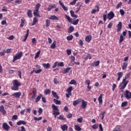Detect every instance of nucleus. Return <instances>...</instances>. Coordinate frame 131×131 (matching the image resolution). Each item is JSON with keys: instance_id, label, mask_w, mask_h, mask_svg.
I'll use <instances>...</instances> for the list:
<instances>
[{"instance_id": "1", "label": "nucleus", "mask_w": 131, "mask_h": 131, "mask_svg": "<svg viewBox=\"0 0 131 131\" xmlns=\"http://www.w3.org/2000/svg\"><path fill=\"white\" fill-rule=\"evenodd\" d=\"M13 86L11 87L12 91H18L19 87L20 85H22V83L18 81V80H14L13 81Z\"/></svg>"}, {"instance_id": "2", "label": "nucleus", "mask_w": 131, "mask_h": 131, "mask_svg": "<svg viewBox=\"0 0 131 131\" xmlns=\"http://www.w3.org/2000/svg\"><path fill=\"white\" fill-rule=\"evenodd\" d=\"M52 108L53 109V115L54 116V118H56L58 115H60V112H59V108H58V106H57L54 104L52 105Z\"/></svg>"}, {"instance_id": "3", "label": "nucleus", "mask_w": 131, "mask_h": 131, "mask_svg": "<svg viewBox=\"0 0 131 131\" xmlns=\"http://www.w3.org/2000/svg\"><path fill=\"white\" fill-rule=\"evenodd\" d=\"M128 83V80H125V79H123L122 81L120 83L119 88V90L121 91V92H123V90L126 88V85Z\"/></svg>"}, {"instance_id": "4", "label": "nucleus", "mask_w": 131, "mask_h": 131, "mask_svg": "<svg viewBox=\"0 0 131 131\" xmlns=\"http://www.w3.org/2000/svg\"><path fill=\"white\" fill-rule=\"evenodd\" d=\"M40 7V4L38 3L36 5L35 7V11L33 12V15L35 17H40V15H39V7Z\"/></svg>"}, {"instance_id": "5", "label": "nucleus", "mask_w": 131, "mask_h": 131, "mask_svg": "<svg viewBox=\"0 0 131 131\" xmlns=\"http://www.w3.org/2000/svg\"><path fill=\"white\" fill-rule=\"evenodd\" d=\"M23 56V52H17L15 54L14 56H13V59L12 60V62L14 63L15 61H17V60H19V59H21L22 58V56Z\"/></svg>"}, {"instance_id": "6", "label": "nucleus", "mask_w": 131, "mask_h": 131, "mask_svg": "<svg viewBox=\"0 0 131 131\" xmlns=\"http://www.w3.org/2000/svg\"><path fill=\"white\" fill-rule=\"evenodd\" d=\"M124 95L125 96V97L127 100H129V99H131V92L130 91L128 90H126L125 91V93H124Z\"/></svg>"}, {"instance_id": "7", "label": "nucleus", "mask_w": 131, "mask_h": 131, "mask_svg": "<svg viewBox=\"0 0 131 131\" xmlns=\"http://www.w3.org/2000/svg\"><path fill=\"white\" fill-rule=\"evenodd\" d=\"M114 12H113V11H111L110 13L107 14V18L109 20H112V19L114 18Z\"/></svg>"}, {"instance_id": "8", "label": "nucleus", "mask_w": 131, "mask_h": 131, "mask_svg": "<svg viewBox=\"0 0 131 131\" xmlns=\"http://www.w3.org/2000/svg\"><path fill=\"white\" fill-rule=\"evenodd\" d=\"M37 93V91H36V89L35 88L33 89L32 91V95L31 97V100H34L35 99V97H36V93Z\"/></svg>"}, {"instance_id": "9", "label": "nucleus", "mask_w": 131, "mask_h": 131, "mask_svg": "<svg viewBox=\"0 0 131 131\" xmlns=\"http://www.w3.org/2000/svg\"><path fill=\"white\" fill-rule=\"evenodd\" d=\"M21 92H16L13 93L11 96L12 97H14V98H16V99H19L20 97H21Z\"/></svg>"}, {"instance_id": "10", "label": "nucleus", "mask_w": 131, "mask_h": 131, "mask_svg": "<svg viewBox=\"0 0 131 131\" xmlns=\"http://www.w3.org/2000/svg\"><path fill=\"white\" fill-rule=\"evenodd\" d=\"M0 112L2 113L3 115H6L7 112L5 110V106L2 105L0 106Z\"/></svg>"}, {"instance_id": "11", "label": "nucleus", "mask_w": 131, "mask_h": 131, "mask_svg": "<svg viewBox=\"0 0 131 131\" xmlns=\"http://www.w3.org/2000/svg\"><path fill=\"white\" fill-rule=\"evenodd\" d=\"M99 65H100V61L97 60L92 62L90 66L92 67H97V66H99Z\"/></svg>"}, {"instance_id": "12", "label": "nucleus", "mask_w": 131, "mask_h": 131, "mask_svg": "<svg viewBox=\"0 0 131 131\" xmlns=\"http://www.w3.org/2000/svg\"><path fill=\"white\" fill-rule=\"evenodd\" d=\"M3 128L4 130H9V129L10 128V126L8 125L6 123H3Z\"/></svg>"}, {"instance_id": "13", "label": "nucleus", "mask_w": 131, "mask_h": 131, "mask_svg": "<svg viewBox=\"0 0 131 131\" xmlns=\"http://www.w3.org/2000/svg\"><path fill=\"white\" fill-rule=\"evenodd\" d=\"M121 28H122V23L119 21L117 26V32H119L121 30Z\"/></svg>"}, {"instance_id": "14", "label": "nucleus", "mask_w": 131, "mask_h": 131, "mask_svg": "<svg viewBox=\"0 0 131 131\" xmlns=\"http://www.w3.org/2000/svg\"><path fill=\"white\" fill-rule=\"evenodd\" d=\"M81 102V98H78L76 100H75L73 102V106H76V105H78L79 103Z\"/></svg>"}, {"instance_id": "15", "label": "nucleus", "mask_w": 131, "mask_h": 131, "mask_svg": "<svg viewBox=\"0 0 131 131\" xmlns=\"http://www.w3.org/2000/svg\"><path fill=\"white\" fill-rule=\"evenodd\" d=\"M16 124L17 125H21V124H23V125H26L27 122H25L24 120H20L16 123Z\"/></svg>"}, {"instance_id": "16", "label": "nucleus", "mask_w": 131, "mask_h": 131, "mask_svg": "<svg viewBox=\"0 0 131 131\" xmlns=\"http://www.w3.org/2000/svg\"><path fill=\"white\" fill-rule=\"evenodd\" d=\"M86 105H88V102L84 100H82L81 107L83 109H85V108H86Z\"/></svg>"}, {"instance_id": "17", "label": "nucleus", "mask_w": 131, "mask_h": 131, "mask_svg": "<svg viewBox=\"0 0 131 131\" xmlns=\"http://www.w3.org/2000/svg\"><path fill=\"white\" fill-rule=\"evenodd\" d=\"M117 75H118L117 81H119V80H120V78H121V77L123 76V73H122V72H118L117 73Z\"/></svg>"}, {"instance_id": "18", "label": "nucleus", "mask_w": 131, "mask_h": 131, "mask_svg": "<svg viewBox=\"0 0 131 131\" xmlns=\"http://www.w3.org/2000/svg\"><path fill=\"white\" fill-rule=\"evenodd\" d=\"M85 41L86 42H90L92 40V35H87L85 38Z\"/></svg>"}, {"instance_id": "19", "label": "nucleus", "mask_w": 131, "mask_h": 131, "mask_svg": "<svg viewBox=\"0 0 131 131\" xmlns=\"http://www.w3.org/2000/svg\"><path fill=\"white\" fill-rule=\"evenodd\" d=\"M42 65L44 68H46V69H49L51 67V64L49 63H42Z\"/></svg>"}, {"instance_id": "20", "label": "nucleus", "mask_w": 131, "mask_h": 131, "mask_svg": "<svg viewBox=\"0 0 131 131\" xmlns=\"http://www.w3.org/2000/svg\"><path fill=\"white\" fill-rule=\"evenodd\" d=\"M71 69V68H67V69L62 70L61 72L63 74H66V73H68V72H69V71H70Z\"/></svg>"}, {"instance_id": "21", "label": "nucleus", "mask_w": 131, "mask_h": 131, "mask_svg": "<svg viewBox=\"0 0 131 131\" xmlns=\"http://www.w3.org/2000/svg\"><path fill=\"white\" fill-rule=\"evenodd\" d=\"M49 20H59V18L57 17L56 15H52L49 17Z\"/></svg>"}, {"instance_id": "22", "label": "nucleus", "mask_w": 131, "mask_h": 131, "mask_svg": "<svg viewBox=\"0 0 131 131\" xmlns=\"http://www.w3.org/2000/svg\"><path fill=\"white\" fill-rule=\"evenodd\" d=\"M41 97H42V94H40L39 95L37 96L36 98L35 99V103H37L40 101V99L41 98Z\"/></svg>"}, {"instance_id": "23", "label": "nucleus", "mask_w": 131, "mask_h": 131, "mask_svg": "<svg viewBox=\"0 0 131 131\" xmlns=\"http://www.w3.org/2000/svg\"><path fill=\"white\" fill-rule=\"evenodd\" d=\"M57 6H56L55 4L53 5H50L48 8H47V11L48 12H50V11H51V10H52V9H55V8H56Z\"/></svg>"}, {"instance_id": "24", "label": "nucleus", "mask_w": 131, "mask_h": 131, "mask_svg": "<svg viewBox=\"0 0 131 131\" xmlns=\"http://www.w3.org/2000/svg\"><path fill=\"white\" fill-rule=\"evenodd\" d=\"M52 93L54 98H55L57 100H59V96L57 94V93L55 92L54 91H52Z\"/></svg>"}, {"instance_id": "25", "label": "nucleus", "mask_w": 131, "mask_h": 131, "mask_svg": "<svg viewBox=\"0 0 131 131\" xmlns=\"http://www.w3.org/2000/svg\"><path fill=\"white\" fill-rule=\"evenodd\" d=\"M60 127L62 131L67 130V129H68V126L66 124H63L62 126H61Z\"/></svg>"}, {"instance_id": "26", "label": "nucleus", "mask_w": 131, "mask_h": 131, "mask_svg": "<svg viewBox=\"0 0 131 131\" xmlns=\"http://www.w3.org/2000/svg\"><path fill=\"white\" fill-rule=\"evenodd\" d=\"M27 15L29 18H32V10L31 9L28 10Z\"/></svg>"}, {"instance_id": "27", "label": "nucleus", "mask_w": 131, "mask_h": 131, "mask_svg": "<svg viewBox=\"0 0 131 131\" xmlns=\"http://www.w3.org/2000/svg\"><path fill=\"white\" fill-rule=\"evenodd\" d=\"M70 13L71 16V17H72V18H77V15L75 14L74 12L73 11L71 10L70 11Z\"/></svg>"}, {"instance_id": "28", "label": "nucleus", "mask_w": 131, "mask_h": 131, "mask_svg": "<svg viewBox=\"0 0 131 131\" xmlns=\"http://www.w3.org/2000/svg\"><path fill=\"white\" fill-rule=\"evenodd\" d=\"M103 98V94H100L98 98V101L99 104H102L103 103V99H102Z\"/></svg>"}, {"instance_id": "29", "label": "nucleus", "mask_w": 131, "mask_h": 131, "mask_svg": "<svg viewBox=\"0 0 131 131\" xmlns=\"http://www.w3.org/2000/svg\"><path fill=\"white\" fill-rule=\"evenodd\" d=\"M53 102L56 104V105H61V101L60 100H58L57 99H54Z\"/></svg>"}, {"instance_id": "30", "label": "nucleus", "mask_w": 131, "mask_h": 131, "mask_svg": "<svg viewBox=\"0 0 131 131\" xmlns=\"http://www.w3.org/2000/svg\"><path fill=\"white\" fill-rule=\"evenodd\" d=\"M74 31V27H73V26H70L69 28L68 33H71V32H73Z\"/></svg>"}, {"instance_id": "31", "label": "nucleus", "mask_w": 131, "mask_h": 131, "mask_svg": "<svg viewBox=\"0 0 131 131\" xmlns=\"http://www.w3.org/2000/svg\"><path fill=\"white\" fill-rule=\"evenodd\" d=\"M44 94H45V95H50V94H51V90L50 89H46L44 91Z\"/></svg>"}, {"instance_id": "32", "label": "nucleus", "mask_w": 131, "mask_h": 131, "mask_svg": "<svg viewBox=\"0 0 131 131\" xmlns=\"http://www.w3.org/2000/svg\"><path fill=\"white\" fill-rule=\"evenodd\" d=\"M56 41L54 40L52 43V45H51L50 48L51 49H55L56 48Z\"/></svg>"}, {"instance_id": "33", "label": "nucleus", "mask_w": 131, "mask_h": 131, "mask_svg": "<svg viewBox=\"0 0 131 131\" xmlns=\"http://www.w3.org/2000/svg\"><path fill=\"white\" fill-rule=\"evenodd\" d=\"M46 26L47 27H49V26L51 25V20H50V19H46Z\"/></svg>"}, {"instance_id": "34", "label": "nucleus", "mask_w": 131, "mask_h": 131, "mask_svg": "<svg viewBox=\"0 0 131 131\" xmlns=\"http://www.w3.org/2000/svg\"><path fill=\"white\" fill-rule=\"evenodd\" d=\"M66 17L67 18L69 22H70V23H72V18H70V16H69V15H67V14H66Z\"/></svg>"}, {"instance_id": "35", "label": "nucleus", "mask_w": 131, "mask_h": 131, "mask_svg": "<svg viewBox=\"0 0 131 131\" xmlns=\"http://www.w3.org/2000/svg\"><path fill=\"white\" fill-rule=\"evenodd\" d=\"M39 55H40V50H39L35 54L34 59H37L39 57Z\"/></svg>"}, {"instance_id": "36", "label": "nucleus", "mask_w": 131, "mask_h": 131, "mask_svg": "<svg viewBox=\"0 0 131 131\" xmlns=\"http://www.w3.org/2000/svg\"><path fill=\"white\" fill-rule=\"evenodd\" d=\"M73 89V88H72V86H70L69 88H68L67 90V92L68 93H69V94L72 93L71 92H72V90Z\"/></svg>"}, {"instance_id": "37", "label": "nucleus", "mask_w": 131, "mask_h": 131, "mask_svg": "<svg viewBox=\"0 0 131 131\" xmlns=\"http://www.w3.org/2000/svg\"><path fill=\"white\" fill-rule=\"evenodd\" d=\"M75 130L80 131L81 130V128H80V126H79L78 125H75Z\"/></svg>"}, {"instance_id": "38", "label": "nucleus", "mask_w": 131, "mask_h": 131, "mask_svg": "<svg viewBox=\"0 0 131 131\" xmlns=\"http://www.w3.org/2000/svg\"><path fill=\"white\" fill-rule=\"evenodd\" d=\"M36 23H37V18H36V17H34L33 19V23L32 24V26L35 25Z\"/></svg>"}, {"instance_id": "39", "label": "nucleus", "mask_w": 131, "mask_h": 131, "mask_svg": "<svg viewBox=\"0 0 131 131\" xmlns=\"http://www.w3.org/2000/svg\"><path fill=\"white\" fill-rule=\"evenodd\" d=\"M67 39L69 41L72 40V39H73V35H71L70 36H68L67 37Z\"/></svg>"}, {"instance_id": "40", "label": "nucleus", "mask_w": 131, "mask_h": 131, "mask_svg": "<svg viewBox=\"0 0 131 131\" xmlns=\"http://www.w3.org/2000/svg\"><path fill=\"white\" fill-rule=\"evenodd\" d=\"M129 76H130V73H128L125 75V78L123 79H125V80H126L127 79H128V78H129Z\"/></svg>"}, {"instance_id": "41", "label": "nucleus", "mask_w": 131, "mask_h": 131, "mask_svg": "<svg viewBox=\"0 0 131 131\" xmlns=\"http://www.w3.org/2000/svg\"><path fill=\"white\" fill-rule=\"evenodd\" d=\"M127 67V63L124 62L122 66V70H125V69Z\"/></svg>"}, {"instance_id": "42", "label": "nucleus", "mask_w": 131, "mask_h": 131, "mask_svg": "<svg viewBox=\"0 0 131 131\" xmlns=\"http://www.w3.org/2000/svg\"><path fill=\"white\" fill-rule=\"evenodd\" d=\"M32 42L33 45L36 46V42H37L36 39H35V38H32Z\"/></svg>"}, {"instance_id": "43", "label": "nucleus", "mask_w": 131, "mask_h": 131, "mask_svg": "<svg viewBox=\"0 0 131 131\" xmlns=\"http://www.w3.org/2000/svg\"><path fill=\"white\" fill-rule=\"evenodd\" d=\"M58 118V119H60V120H66V118H64V116L63 115H59Z\"/></svg>"}, {"instance_id": "44", "label": "nucleus", "mask_w": 131, "mask_h": 131, "mask_svg": "<svg viewBox=\"0 0 131 131\" xmlns=\"http://www.w3.org/2000/svg\"><path fill=\"white\" fill-rule=\"evenodd\" d=\"M57 65L58 66H60V67H64L65 66V64L63 62H58Z\"/></svg>"}, {"instance_id": "45", "label": "nucleus", "mask_w": 131, "mask_h": 131, "mask_svg": "<svg viewBox=\"0 0 131 131\" xmlns=\"http://www.w3.org/2000/svg\"><path fill=\"white\" fill-rule=\"evenodd\" d=\"M124 40V37H123V36H122V35H121L120 36L119 43H121V42H122V41H123Z\"/></svg>"}, {"instance_id": "46", "label": "nucleus", "mask_w": 131, "mask_h": 131, "mask_svg": "<svg viewBox=\"0 0 131 131\" xmlns=\"http://www.w3.org/2000/svg\"><path fill=\"white\" fill-rule=\"evenodd\" d=\"M34 119L36 121H38L41 120V119H42V117H39V118H37L36 117H34Z\"/></svg>"}, {"instance_id": "47", "label": "nucleus", "mask_w": 131, "mask_h": 131, "mask_svg": "<svg viewBox=\"0 0 131 131\" xmlns=\"http://www.w3.org/2000/svg\"><path fill=\"white\" fill-rule=\"evenodd\" d=\"M106 113V111H104L103 112H102L100 115L102 116H101V119L103 120L104 119V115H105V114Z\"/></svg>"}, {"instance_id": "48", "label": "nucleus", "mask_w": 131, "mask_h": 131, "mask_svg": "<svg viewBox=\"0 0 131 131\" xmlns=\"http://www.w3.org/2000/svg\"><path fill=\"white\" fill-rule=\"evenodd\" d=\"M126 106H127V102L124 101L122 103L121 107H126Z\"/></svg>"}, {"instance_id": "49", "label": "nucleus", "mask_w": 131, "mask_h": 131, "mask_svg": "<svg viewBox=\"0 0 131 131\" xmlns=\"http://www.w3.org/2000/svg\"><path fill=\"white\" fill-rule=\"evenodd\" d=\"M41 71H42V69H39L38 70L35 71V73H36V74H38L39 73H40V72H41Z\"/></svg>"}, {"instance_id": "50", "label": "nucleus", "mask_w": 131, "mask_h": 131, "mask_svg": "<svg viewBox=\"0 0 131 131\" xmlns=\"http://www.w3.org/2000/svg\"><path fill=\"white\" fill-rule=\"evenodd\" d=\"M82 120H83L82 117H80L77 119V122H79V123H81V122H82Z\"/></svg>"}, {"instance_id": "51", "label": "nucleus", "mask_w": 131, "mask_h": 131, "mask_svg": "<svg viewBox=\"0 0 131 131\" xmlns=\"http://www.w3.org/2000/svg\"><path fill=\"white\" fill-rule=\"evenodd\" d=\"M76 81H75V80L74 79L71 80L69 82L70 84H76Z\"/></svg>"}, {"instance_id": "52", "label": "nucleus", "mask_w": 131, "mask_h": 131, "mask_svg": "<svg viewBox=\"0 0 131 131\" xmlns=\"http://www.w3.org/2000/svg\"><path fill=\"white\" fill-rule=\"evenodd\" d=\"M78 22H79V19H77L76 20L74 21L72 23V24H73V25H77V24H78Z\"/></svg>"}, {"instance_id": "53", "label": "nucleus", "mask_w": 131, "mask_h": 131, "mask_svg": "<svg viewBox=\"0 0 131 131\" xmlns=\"http://www.w3.org/2000/svg\"><path fill=\"white\" fill-rule=\"evenodd\" d=\"M88 59H89V60H91V59H92V56L91 55V54H88L87 56L85 58V60H87Z\"/></svg>"}, {"instance_id": "54", "label": "nucleus", "mask_w": 131, "mask_h": 131, "mask_svg": "<svg viewBox=\"0 0 131 131\" xmlns=\"http://www.w3.org/2000/svg\"><path fill=\"white\" fill-rule=\"evenodd\" d=\"M12 118L13 119V120H17V119H18V116H17V115H14L12 117Z\"/></svg>"}, {"instance_id": "55", "label": "nucleus", "mask_w": 131, "mask_h": 131, "mask_svg": "<svg viewBox=\"0 0 131 131\" xmlns=\"http://www.w3.org/2000/svg\"><path fill=\"white\" fill-rule=\"evenodd\" d=\"M77 1L78 0H74L73 2L70 3V5H71L72 6H74V5L76 4V2H77Z\"/></svg>"}, {"instance_id": "56", "label": "nucleus", "mask_w": 131, "mask_h": 131, "mask_svg": "<svg viewBox=\"0 0 131 131\" xmlns=\"http://www.w3.org/2000/svg\"><path fill=\"white\" fill-rule=\"evenodd\" d=\"M53 82L54 83H55V84H58V83H59V81H58V79H57V78H55L54 79Z\"/></svg>"}, {"instance_id": "57", "label": "nucleus", "mask_w": 131, "mask_h": 131, "mask_svg": "<svg viewBox=\"0 0 131 131\" xmlns=\"http://www.w3.org/2000/svg\"><path fill=\"white\" fill-rule=\"evenodd\" d=\"M120 14L121 16H123V15H124L125 12L123 9L120 10Z\"/></svg>"}, {"instance_id": "58", "label": "nucleus", "mask_w": 131, "mask_h": 131, "mask_svg": "<svg viewBox=\"0 0 131 131\" xmlns=\"http://www.w3.org/2000/svg\"><path fill=\"white\" fill-rule=\"evenodd\" d=\"M29 35V30L28 29L27 30V34H26L25 38L27 39Z\"/></svg>"}, {"instance_id": "59", "label": "nucleus", "mask_w": 131, "mask_h": 131, "mask_svg": "<svg viewBox=\"0 0 131 131\" xmlns=\"http://www.w3.org/2000/svg\"><path fill=\"white\" fill-rule=\"evenodd\" d=\"M122 5V3H121V2L119 3L116 6V9H118L119 8H120Z\"/></svg>"}, {"instance_id": "60", "label": "nucleus", "mask_w": 131, "mask_h": 131, "mask_svg": "<svg viewBox=\"0 0 131 131\" xmlns=\"http://www.w3.org/2000/svg\"><path fill=\"white\" fill-rule=\"evenodd\" d=\"M11 51H12L11 49H8L6 50V51H5V53H6V54H10L11 53Z\"/></svg>"}, {"instance_id": "61", "label": "nucleus", "mask_w": 131, "mask_h": 131, "mask_svg": "<svg viewBox=\"0 0 131 131\" xmlns=\"http://www.w3.org/2000/svg\"><path fill=\"white\" fill-rule=\"evenodd\" d=\"M78 45L79 46H83V41H82V40H79L78 41Z\"/></svg>"}, {"instance_id": "62", "label": "nucleus", "mask_w": 131, "mask_h": 131, "mask_svg": "<svg viewBox=\"0 0 131 131\" xmlns=\"http://www.w3.org/2000/svg\"><path fill=\"white\" fill-rule=\"evenodd\" d=\"M71 62H74L75 61V57L74 56H71Z\"/></svg>"}, {"instance_id": "63", "label": "nucleus", "mask_w": 131, "mask_h": 131, "mask_svg": "<svg viewBox=\"0 0 131 131\" xmlns=\"http://www.w3.org/2000/svg\"><path fill=\"white\" fill-rule=\"evenodd\" d=\"M67 55L68 56H70V55H71V50H69V49H67Z\"/></svg>"}, {"instance_id": "64", "label": "nucleus", "mask_w": 131, "mask_h": 131, "mask_svg": "<svg viewBox=\"0 0 131 131\" xmlns=\"http://www.w3.org/2000/svg\"><path fill=\"white\" fill-rule=\"evenodd\" d=\"M15 3L16 4H18V5H20V4H22V1L21 0H16L15 1Z\"/></svg>"}]
</instances>
